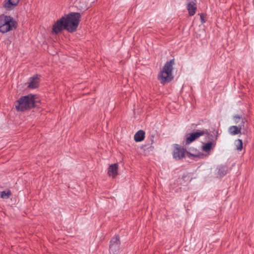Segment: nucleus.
<instances>
[{"label":"nucleus","instance_id":"nucleus-1","mask_svg":"<svg viewBox=\"0 0 254 254\" xmlns=\"http://www.w3.org/2000/svg\"><path fill=\"white\" fill-rule=\"evenodd\" d=\"M64 18V29L72 33L75 31L80 21L81 15L78 12H70L63 17Z\"/></svg>","mask_w":254,"mask_h":254},{"label":"nucleus","instance_id":"nucleus-2","mask_svg":"<svg viewBox=\"0 0 254 254\" xmlns=\"http://www.w3.org/2000/svg\"><path fill=\"white\" fill-rule=\"evenodd\" d=\"M35 95L29 94L22 96L15 104V108L18 111L23 112L30 110L35 106Z\"/></svg>","mask_w":254,"mask_h":254},{"label":"nucleus","instance_id":"nucleus-3","mask_svg":"<svg viewBox=\"0 0 254 254\" xmlns=\"http://www.w3.org/2000/svg\"><path fill=\"white\" fill-rule=\"evenodd\" d=\"M174 64V60L172 59L167 62L158 75V79L162 84L169 82L173 78L172 74L173 65Z\"/></svg>","mask_w":254,"mask_h":254},{"label":"nucleus","instance_id":"nucleus-4","mask_svg":"<svg viewBox=\"0 0 254 254\" xmlns=\"http://www.w3.org/2000/svg\"><path fill=\"white\" fill-rule=\"evenodd\" d=\"M17 23L14 18L10 16L2 14L0 15V32L6 33L15 29Z\"/></svg>","mask_w":254,"mask_h":254},{"label":"nucleus","instance_id":"nucleus-5","mask_svg":"<svg viewBox=\"0 0 254 254\" xmlns=\"http://www.w3.org/2000/svg\"><path fill=\"white\" fill-rule=\"evenodd\" d=\"M207 132V130H198L196 132L189 133L187 135L186 137V143L190 144L194 140L197 139V138L200 136H203V134Z\"/></svg>","mask_w":254,"mask_h":254},{"label":"nucleus","instance_id":"nucleus-6","mask_svg":"<svg viewBox=\"0 0 254 254\" xmlns=\"http://www.w3.org/2000/svg\"><path fill=\"white\" fill-rule=\"evenodd\" d=\"M120 241L118 236L113 238L110 241V251L114 254H117L120 250Z\"/></svg>","mask_w":254,"mask_h":254},{"label":"nucleus","instance_id":"nucleus-7","mask_svg":"<svg viewBox=\"0 0 254 254\" xmlns=\"http://www.w3.org/2000/svg\"><path fill=\"white\" fill-rule=\"evenodd\" d=\"M64 18L62 17L58 20L53 26L52 32L58 34L61 33L64 29Z\"/></svg>","mask_w":254,"mask_h":254},{"label":"nucleus","instance_id":"nucleus-8","mask_svg":"<svg viewBox=\"0 0 254 254\" xmlns=\"http://www.w3.org/2000/svg\"><path fill=\"white\" fill-rule=\"evenodd\" d=\"M245 121L242 120V123L238 126H231L228 128V131L231 135H236L241 133V131L243 128H245Z\"/></svg>","mask_w":254,"mask_h":254},{"label":"nucleus","instance_id":"nucleus-9","mask_svg":"<svg viewBox=\"0 0 254 254\" xmlns=\"http://www.w3.org/2000/svg\"><path fill=\"white\" fill-rule=\"evenodd\" d=\"M40 76L35 75L29 78L28 87L31 89H34L39 86Z\"/></svg>","mask_w":254,"mask_h":254},{"label":"nucleus","instance_id":"nucleus-10","mask_svg":"<svg viewBox=\"0 0 254 254\" xmlns=\"http://www.w3.org/2000/svg\"><path fill=\"white\" fill-rule=\"evenodd\" d=\"M19 2V0H5L3 2V6L6 10H10L13 9Z\"/></svg>","mask_w":254,"mask_h":254},{"label":"nucleus","instance_id":"nucleus-11","mask_svg":"<svg viewBox=\"0 0 254 254\" xmlns=\"http://www.w3.org/2000/svg\"><path fill=\"white\" fill-rule=\"evenodd\" d=\"M118 169V165L117 164H112L108 168V175L113 178H115L117 175Z\"/></svg>","mask_w":254,"mask_h":254},{"label":"nucleus","instance_id":"nucleus-12","mask_svg":"<svg viewBox=\"0 0 254 254\" xmlns=\"http://www.w3.org/2000/svg\"><path fill=\"white\" fill-rule=\"evenodd\" d=\"M187 9L190 15H194L197 9V6L195 3L193 1H190L188 3Z\"/></svg>","mask_w":254,"mask_h":254},{"label":"nucleus","instance_id":"nucleus-13","mask_svg":"<svg viewBox=\"0 0 254 254\" xmlns=\"http://www.w3.org/2000/svg\"><path fill=\"white\" fill-rule=\"evenodd\" d=\"M145 132L143 130H139L136 132L134 136V140L136 142H140L142 141L145 137Z\"/></svg>","mask_w":254,"mask_h":254},{"label":"nucleus","instance_id":"nucleus-14","mask_svg":"<svg viewBox=\"0 0 254 254\" xmlns=\"http://www.w3.org/2000/svg\"><path fill=\"white\" fill-rule=\"evenodd\" d=\"M188 153V152L186 150L182 149V148L176 147V157H178L179 158H183Z\"/></svg>","mask_w":254,"mask_h":254},{"label":"nucleus","instance_id":"nucleus-15","mask_svg":"<svg viewBox=\"0 0 254 254\" xmlns=\"http://www.w3.org/2000/svg\"><path fill=\"white\" fill-rule=\"evenodd\" d=\"M235 145L236 149L238 151H241L243 148V141L241 139H238L235 141Z\"/></svg>","mask_w":254,"mask_h":254},{"label":"nucleus","instance_id":"nucleus-16","mask_svg":"<svg viewBox=\"0 0 254 254\" xmlns=\"http://www.w3.org/2000/svg\"><path fill=\"white\" fill-rule=\"evenodd\" d=\"M212 144L213 143L211 142H209L204 144L202 147V150L205 152H208L212 148Z\"/></svg>","mask_w":254,"mask_h":254},{"label":"nucleus","instance_id":"nucleus-17","mask_svg":"<svg viewBox=\"0 0 254 254\" xmlns=\"http://www.w3.org/2000/svg\"><path fill=\"white\" fill-rule=\"evenodd\" d=\"M11 195V192L10 190H8L6 191H3L1 192L0 196L2 198L7 199Z\"/></svg>","mask_w":254,"mask_h":254},{"label":"nucleus","instance_id":"nucleus-18","mask_svg":"<svg viewBox=\"0 0 254 254\" xmlns=\"http://www.w3.org/2000/svg\"><path fill=\"white\" fill-rule=\"evenodd\" d=\"M200 18L201 19V21L202 23H204L206 22V17L205 15H204L203 14H201L200 16Z\"/></svg>","mask_w":254,"mask_h":254},{"label":"nucleus","instance_id":"nucleus-19","mask_svg":"<svg viewBox=\"0 0 254 254\" xmlns=\"http://www.w3.org/2000/svg\"><path fill=\"white\" fill-rule=\"evenodd\" d=\"M234 119L236 123H238V120L240 119V117L238 116H234Z\"/></svg>","mask_w":254,"mask_h":254},{"label":"nucleus","instance_id":"nucleus-20","mask_svg":"<svg viewBox=\"0 0 254 254\" xmlns=\"http://www.w3.org/2000/svg\"><path fill=\"white\" fill-rule=\"evenodd\" d=\"M173 155L175 157V150L173 152Z\"/></svg>","mask_w":254,"mask_h":254}]
</instances>
